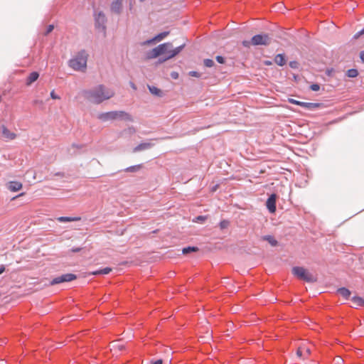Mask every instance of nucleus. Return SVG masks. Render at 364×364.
<instances>
[{
    "mask_svg": "<svg viewBox=\"0 0 364 364\" xmlns=\"http://www.w3.org/2000/svg\"><path fill=\"white\" fill-rule=\"evenodd\" d=\"M114 95V92L100 85L93 90L86 92V97L88 100L96 104H100L106 100H109Z\"/></svg>",
    "mask_w": 364,
    "mask_h": 364,
    "instance_id": "obj_1",
    "label": "nucleus"
},
{
    "mask_svg": "<svg viewBox=\"0 0 364 364\" xmlns=\"http://www.w3.org/2000/svg\"><path fill=\"white\" fill-rule=\"evenodd\" d=\"M88 54L85 50L78 52L68 62L69 66L75 71L85 72L87 68Z\"/></svg>",
    "mask_w": 364,
    "mask_h": 364,
    "instance_id": "obj_2",
    "label": "nucleus"
},
{
    "mask_svg": "<svg viewBox=\"0 0 364 364\" xmlns=\"http://www.w3.org/2000/svg\"><path fill=\"white\" fill-rule=\"evenodd\" d=\"M98 119L102 122L112 121L121 119L127 122H132V117L124 111H112L105 113H101L98 115Z\"/></svg>",
    "mask_w": 364,
    "mask_h": 364,
    "instance_id": "obj_3",
    "label": "nucleus"
},
{
    "mask_svg": "<svg viewBox=\"0 0 364 364\" xmlns=\"http://www.w3.org/2000/svg\"><path fill=\"white\" fill-rule=\"evenodd\" d=\"M271 42V38L268 34H258L254 36L251 41H243L242 44L246 47L250 48V46H268Z\"/></svg>",
    "mask_w": 364,
    "mask_h": 364,
    "instance_id": "obj_4",
    "label": "nucleus"
},
{
    "mask_svg": "<svg viewBox=\"0 0 364 364\" xmlns=\"http://www.w3.org/2000/svg\"><path fill=\"white\" fill-rule=\"evenodd\" d=\"M292 274L299 279L306 282H316V278L307 269L302 267H294L292 268Z\"/></svg>",
    "mask_w": 364,
    "mask_h": 364,
    "instance_id": "obj_5",
    "label": "nucleus"
},
{
    "mask_svg": "<svg viewBox=\"0 0 364 364\" xmlns=\"http://www.w3.org/2000/svg\"><path fill=\"white\" fill-rule=\"evenodd\" d=\"M161 45H164L162 46L161 50L163 51L161 53V55H166V57L162 60V62L166 61L167 60H169L171 58H174L176 55H177L184 48L185 44H183L174 49H172V44L171 43H164Z\"/></svg>",
    "mask_w": 364,
    "mask_h": 364,
    "instance_id": "obj_6",
    "label": "nucleus"
},
{
    "mask_svg": "<svg viewBox=\"0 0 364 364\" xmlns=\"http://www.w3.org/2000/svg\"><path fill=\"white\" fill-rule=\"evenodd\" d=\"M313 344L310 342H302L299 344L296 350V355L298 357H303V358L306 359L311 353V346Z\"/></svg>",
    "mask_w": 364,
    "mask_h": 364,
    "instance_id": "obj_7",
    "label": "nucleus"
},
{
    "mask_svg": "<svg viewBox=\"0 0 364 364\" xmlns=\"http://www.w3.org/2000/svg\"><path fill=\"white\" fill-rule=\"evenodd\" d=\"M77 276L74 274H65L54 278L50 282V285H55L63 282H71L76 279Z\"/></svg>",
    "mask_w": 364,
    "mask_h": 364,
    "instance_id": "obj_8",
    "label": "nucleus"
},
{
    "mask_svg": "<svg viewBox=\"0 0 364 364\" xmlns=\"http://www.w3.org/2000/svg\"><path fill=\"white\" fill-rule=\"evenodd\" d=\"M276 194H272L267 200L266 205L271 213H274L276 211Z\"/></svg>",
    "mask_w": 364,
    "mask_h": 364,
    "instance_id": "obj_9",
    "label": "nucleus"
},
{
    "mask_svg": "<svg viewBox=\"0 0 364 364\" xmlns=\"http://www.w3.org/2000/svg\"><path fill=\"white\" fill-rule=\"evenodd\" d=\"M162 46H164V45H159L156 48L149 51L146 54L147 59H154L161 55V53L163 52L161 50L163 48Z\"/></svg>",
    "mask_w": 364,
    "mask_h": 364,
    "instance_id": "obj_10",
    "label": "nucleus"
},
{
    "mask_svg": "<svg viewBox=\"0 0 364 364\" xmlns=\"http://www.w3.org/2000/svg\"><path fill=\"white\" fill-rule=\"evenodd\" d=\"M2 135L6 140H14L16 138V134L11 132L4 125L1 126Z\"/></svg>",
    "mask_w": 364,
    "mask_h": 364,
    "instance_id": "obj_11",
    "label": "nucleus"
},
{
    "mask_svg": "<svg viewBox=\"0 0 364 364\" xmlns=\"http://www.w3.org/2000/svg\"><path fill=\"white\" fill-rule=\"evenodd\" d=\"M123 0H114L111 5V10L117 14H119L122 8Z\"/></svg>",
    "mask_w": 364,
    "mask_h": 364,
    "instance_id": "obj_12",
    "label": "nucleus"
},
{
    "mask_svg": "<svg viewBox=\"0 0 364 364\" xmlns=\"http://www.w3.org/2000/svg\"><path fill=\"white\" fill-rule=\"evenodd\" d=\"M9 190L12 192H16L21 190L23 187V185L21 182L18 181H10L7 186Z\"/></svg>",
    "mask_w": 364,
    "mask_h": 364,
    "instance_id": "obj_13",
    "label": "nucleus"
},
{
    "mask_svg": "<svg viewBox=\"0 0 364 364\" xmlns=\"http://www.w3.org/2000/svg\"><path fill=\"white\" fill-rule=\"evenodd\" d=\"M301 107H305L309 109H314L316 108L322 107L323 104L302 102V104H301Z\"/></svg>",
    "mask_w": 364,
    "mask_h": 364,
    "instance_id": "obj_14",
    "label": "nucleus"
},
{
    "mask_svg": "<svg viewBox=\"0 0 364 364\" xmlns=\"http://www.w3.org/2000/svg\"><path fill=\"white\" fill-rule=\"evenodd\" d=\"M39 77V74L37 72H32L29 74L26 79V85L30 86L33 82L36 81Z\"/></svg>",
    "mask_w": 364,
    "mask_h": 364,
    "instance_id": "obj_15",
    "label": "nucleus"
},
{
    "mask_svg": "<svg viewBox=\"0 0 364 364\" xmlns=\"http://www.w3.org/2000/svg\"><path fill=\"white\" fill-rule=\"evenodd\" d=\"M152 144L151 143H141L134 148L133 151L134 152H138L143 150L148 149L151 148Z\"/></svg>",
    "mask_w": 364,
    "mask_h": 364,
    "instance_id": "obj_16",
    "label": "nucleus"
},
{
    "mask_svg": "<svg viewBox=\"0 0 364 364\" xmlns=\"http://www.w3.org/2000/svg\"><path fill=\"white\" fill-rule=\"evenodd\" d=\"M274 63L279 66L284 65L286 64V59L284 55L283 54H277L274 57Z\"/></svg>",
    "mask_w": 364,
    "mask_h": 364,
    "instance_id": "obj_17",
    "label": "nucleus"
},
{
    "mask_svg": "<svg viewBox=\"0 0 364 364\" xmlns=\"http://www.w3.org/2000/svg\"><path fill=\"white\" fill-rule=\"evenodd\" d=\"M338 293L346 299H348L351 294L350 291L345 287L338 289Z\"/></svg>",
    "mask_w": 364,
    "mask_h": 364,
    "instance_id": "obj_18",
    "label": "nucleus"
},
{
    "mask_svg": "<svg viewBox=\"0 0 364 364\" xmlns=\"http://www.w3.org/2000/svg\"><path fill=\"white\" fill-rule=\"evenodd\" d=\"M124 349V346L122 343L119 342H113L112 343L111 350H114V352L121 351Z\"/></svg>",
    "mask_w": 364,
    "mask_h": 364,
    "instance_id": "obj_19",
    "label": "nucleus"
},
{
    "mask_svg": "<svg viewBox=\"0 0 364 364\" xmlns=\"http://www.w3.org/2000/svg\"><path fill=\"white\" fill-rule=\"evenodd\" d=\"M351 300L353 303V305L356 307L364 306V299L362 297L353 296Z\"/></svg>",
    "mask_w": 364,
    "mask_h": 364,
    "instance_id": "obj_20",
    "label": "nucleus"
},
{
    "mask_svg": "<svg viewBox=\"0 0 364 364\" xmlns=\"http://www.w3.org/2000/svg\"><path fill=\"white\" fill-rule=\"evenodd\" d=\"M80 218H71V217H59L58 220L59 222L65 223V222H73L80 220Z\"/></svg>",
    "mask_w": 364,
    "mask_h": 364,
    "instance_id": "obj_21",
    "label": "nucleus"
},
{
    "mask_svg": "<svg viewBox=\"0 0 364 364\" xmlns=\"http://www.w3.org/2000/svg\"><path fill=\"white\" fill-rule=\"evenodd\" d=\"M141 168H142V165L138 164V165L129 166V167L125 168L124 171L126 172H136V171H139Z\"/></svg>",
    "mask_w": 364,
    "mask_h": 364,
    "instance_id": "obj_22",
    "label": "nucleus"
},
{
    "mask_svg": "<svg viewBox=\"0 0 364 364\" xmlns=\"http://www.w3.org/2000/svg\"><path fill=\"white\" fill-rule=\"evenodd\" d=\"M149 90L150 92L154 95L161 96V90L157 88L156 87L149 86Z\"/></svg>",
    "mask_w": 364,
    "mask_h": 364,
    "instance_id": "obj_23",
    "label": "nucleus"
},
{
    "mask_svg": "<svg viewBox=\"0 0 364 364\" xmlns=\"http://www.w3.org/2000/svg\"><path fill=\"white\" fill-rule=\"evenodd\" d=\"M197 251H198V248L196 247H184L182 250V252L184 255H186V254H188V253L193 252H197Z\"/></svg>",
    "mask_w": 364,
    "mask_h": 364,
    "instance_id": "obj_24",
    "label": "nucleus"
},
{
    "mask_svg": "<svg viewBox=\"0 0 364 364\" xmlns=\"http://www.w3.org/2000/svg\"><path fill=\"white\" fill-rule=\"evenodd\" d=\"M264 240L268 241L272 246H276L277 245V241L270 235L264 236Z\"/></svg>",
    "mask_w": 364,
    "mask_h": 364,
    "instance_id": "obj_25",
    "label": "nucleus"
},
{
    "mask_svg": "<svg viewBox=\"0 0 364 364\" xmlns=\"http://www.w3.org/2000/svg\"><path fill=\"white\" fill-rule=\"evenodd\" d=\"M346 75L349 77H355L358 75V72L356 69H350L347 71Z\"/></svg>",
    "mask_w": 364,
    "mask_h": 364,
    "instance_id": "obj_26",
    "label": "nucleus"
},
{
    "mask_svg": "<svg viewBox=\"0 0 364 364\" xmlns=\"http://www.w3.org/2000/svg\"><path fill=\"white\" fill-rule=\"evenodd\" d=\"M168 34V31L162 32L155 36V40H156L157 41H160L163 40L164 38H166Z\"/></svg>",
    "mask_w": 364,
    "mask_h": 364,
    "instance_id": "obj_27",
    "label": "nucleus"
},
{
    "mask_svg": "<svg viewBox=\"0 0 364 364\" xmlns=\"http://www.w3.org/2000/svg\"><path fill=\"white\" fill-rule=\"evenodd\" d=\"M96 21L100 23H104L105 21V16L102 13H99L97 16L96 17Z\"/></svg>",
    "mask_w": 364,
    "mask_h": 364,
    "instance_id": "obj_28",
    "label": "nucleus"
},
{
    "mask_svg": "<svg viewBox=\"0 0 364 364\" xmlns=\"http://www.w3.org/2000/svg\"><path fill=\"white\" fill-rule=\"evenodd\" d=\"M208 216L205 215H199L193 219V222L196 223H203L207 219Z\"/></svg>",
    "mask_w": 364,
    "mask_h": 364,
    "instance_id": "obj_29",
    "label": "nucleus"
},
{
    "mask_svg": "<svg viewBox=\"0 0 364 364\" xmlns=\"http://www.w3.org/2000/svg\"><path fill=\"white\" fill-rule=\"evenodd\" d=\"M229 225H230V222H229L228 220H222V221L220 223V224H219L220 228V229H222V230H223V229H225V228H227L229 226Z\"/></svg>",
    "mask_w": 364,
    "mask_h": 364,
    "instance_id": "obj_30",
    "label": "nucleus"
},
{
    "mask_svg": "<svg viewBox=\"0 0 364 364\" xmlns=\"http://www.w3.org/2000/svg\"><path fill=\"white\" fill-rule=\"evenodd\" d=\"M204 65L208 68H211L214 65V61L211 59H205Z\"/></svg>",
    "mask_w": 364,
    "mask_h": 364,
    "instance_id": "obj_31",
    "label": "nucleus"
},
{
    "mask_svg": "<svg viewBox=\"0 0 364 364\" xmlns=\"http://www.w3.org/2000/svg\"><path fill=\"white\" fill-rule=\"evenodd\" d=\"M112 272V268L110 267H105L104 269H102L100 270H98V272H100V274H107Z\"/></svg>",
    "mask_w": 364,
    "mask_h": 364,
    "instance_id": "obj_32",
    "label": "nucleus"
},
{
    "mask_svg": "<svg viewBox=\"0 0 364 364\" xmlns=\"http://www.w3.org/2000/svg\"><path fill=\"white\" fill-rule=\"evenodd\" d=\"M310 88L313 91H318L320 90V86L318 84H313L311 85Z\"/></svg>",
    "mask_w": 364,
    "mask_h": 364,
    "instance_id": "obj_33",
    "label": "nucleus"
},
{
    "mask_svg": "<svg viewBox=\"0 0 364 364\" xmlns=\"http://www.w3.org/2000/svg\"><path fill=\"white\" fill-rule=\"evenodd\" d=\"M157 41L156 40H155V37L150 39V40H148V41H146L142 43V45L143 46H145V45H149V44H151V43H153L154 42Z\"/></svg>",
    "mask_w": 364,
    "mask_h": 364,
    "instance_id": "obj_34",
    "label": "nucleus"
},
{
    "mask_svg": "<svg viewBox=\"0 0 364 364\" xmlns=\"http://www.w3.org/2000/svg\"><path fill=\"white\" fill-rule=\"evenodd\" d=\"M289 102L291 104H294V105H299L301 106V104H302V102H300V101H298V100H296L294 99H289Z\"/></svg>",
    "mask_w": 364,
    "mask_h": 364,
    "instance_id": "obj_35",
    "label": "nucleus"
},
{
    "mask_svg": "<svg viewBox=\"0 0 364 364\" xmlns=\"http://www.w3.org/2000/svg\"><path fill=\"white\" fill-rule=\"evenodd\" d=\"M189 75L190 76H192V77H200V75L196 72V71H191L189 72Z\"/></svg>",
    "mask_w": 364,
    "mask_h": 364,
    "instance_id": "obj_36",
    "label": "nucleus"
},
{
    "mask_svg": "<svg viewBox=\"0 0 364 364\" xmlns=\"http://www.w3.org/2000/svg\"><path fill=\"white\" fill-rule=\"evenodd\" d=\"M216 60L221 64L225 63V58L220 55L216 56Z\"/></svg>",
    "mask_w": 364,
    "mask_h": 364,
    "instance_id": "obj_37",
    "label": "nucleus"
},
{
    "mask_svg": "<svg viewBox=\"0 0 364 364\" xmlns=\"http://www.w3.org/2000/svg\"><path fill=\"white\" fill-rule=\"evenodd\" d=\"M289 66L292 68H296L298 66V63L296 61H291L289 63Z\"/></svg>",
    "mask_w": 364,
    "mask_h": 364,
    "instance_id": "obj_38",
    "label": "nucleus"
},
{
    "mask_svg": "<svg viewBox=\"0 0 364 364\" xmlns=\"http://www.w3.org/2000/svg\"><path fill=\"white\" fill-rule=\"evenodd\" d=\"M50 97H51L52 99H54V100L60 99V97L58 96L57 95H55V92L53 90L51 91V92H50Z\"/></svg>",
    "mask_w": 364,
    "mask_h": 364,
    "instance_id": "obj_39",
    "label": "nucleus"
},
{
    "mask_svg": "<svg viewBox=\"0 0 364 364\" xmlns=\"http://www.w3.org/2000/svg\"><path fill=\"white\" fill-rule=\"evenodd\" d=\"M171 76L173 79H178L179 75L177 72L173 71L171 73Z\"/></svg>",
    "mask_w": 364,
    "mask_h": 364,
    "instance_id": "obj_40",
    "label": "nucleus"
},
{
    "mask_svg": "<svg viewBox=\"0 0 364 364\" xmlns=\"http://www.w3.org/2000/svg\"><path fill=\"white\" fill-rule=\"evenodd\" d=\"M53 28H54V27L53 25H49L48 27L47 28L46 34L50 33L53 30Z\"/></svg>",
    "mask_w": 364,
    "mask_h": 364,
    "instance_id": "obj_41",
    "label": "nucleus"
},
{
    "mask_svg": "<svg viewBox=\"0 0 364 364\" xmlns=\"http://www.w3.org/2000/svg\"><path fill=\"white\" fill-rule=\"evenodd\" d=\"M151 364H163V360L159 359V360H155V361H151Z\"/></svg>",
    "mask_w": 364,
    "mask_h": 364,
    "instance_id": "obj_42",
    "label": "nucleus"
},
{
    "mask_svg": "<svg viewBox=\"0 0 364 364\" xmlns=\"http://www.w3.org/2000/svg\"><path fill=\"white\" fill-rule=\"evenodd\" d=\"M364 33V28L360 31V32L357 33L355 35V38H358L360 35L363 34Z\"/></svg>",
    "mask_w": 364,
    "mask_h": 364,
    "instance_id": "obj_43",
    "label": "nucleus"
},
{
    "mask_svg": "<svg viewBox=\"0 0 364 364\" xmlns=\"http://www.w3.org/2000/svg\"><path fill=\"white\" fill-rule=\"evenodd\" d=\"M360 58L361 60L364 63V51L360 52Z\"/></svg>",
    "mask_w": 364,
    "mask_h": 364,
    "instance_id": "obj_44",
    "label": "nucleus"
},
{
    "mask_svg": "<svg viewBox=\"0 0 364 364\" xmlns=\"http://www.w3.org/2000/svg\"><path fill=\"white\" fill-rule=\"evenodd\" d=\"M264 64L265 65H272V62L270 61V60H265V61H264Z\"/></svg>",
    "mask_w": 364,
    "mask_h": 364,
    "instance_id": "obj_45",
    "label": "nucleus"
},
{
    "mask_svg": "<svg viewBox=\"0 0 364 364\" xmlns=\"http://www.w3.org/2000/svg\"><path fill=\"white\" fill-rule=\"evenodd\" d=\"M4 271H5V267L3 265H1L0 267V274H2Z\"/></svg>",
    "mask_w": 364,
    "mask_h": 364,
    "instance_id": "obj_46",
    "label": "nucleus"
},
{
    "mask_svg": "<svg viewBox=\"0 0 364 364\" xmlns=\"http://www.w3.org/2000/svg\"><path fill=\"white\" fill-rule=\"evenodd\" d=\"M89 274H92V275H97V274H100V272H98V271H95V272H90L89 273Z\"/></svg>",
    "mask_w": 364,
    "mask_h": 364,
    "instance_id": "obj_47",
    "label": "nucleus"
},
{
    "mask_svg": "<svg viewBox=\"0 0 364 364\" xmlns=\"http://www.w3.org/2000/svg\"><path fill=\"white\" fill-rule=\"evenodd\" d=\"M23 195H24V193H21V194H19V195L18 196V197H19V196H23ZM16 198H17V196L14 197L13 199H15Z\"/></svg>",
    "mask_w": 364,
    "mask_h": 364,
    "instance_id": "obj_48",
    "label": "nucleus"
},
{
    "mask_svg": "<svg viewBox=\"0 0 364 364\" xmlns=\"http://www.w3.org/2000/svg\"><path fill=\"white\" fill-rule=\"evenodd\" d=\"M72 146L73 147H77V148H80V146H77V145H75V144H73Z\"/></svg>",
    "mask_w": 364,
    "mask_h": 364,
    "instance_id": "obj_49",
    "label": "nucleus"
},
{
    "mask_svg": "<svg viewBox=\"0 0 364 364\" xmlns=\"http://www.w3.org/2000/svg\"><path fill=\"white\" fill-rule=\"evenodd\" d=\"M132 87H133L134 89H136V87L134 84L132 85Z\"/></svg>",
    "mask_w": 364,
    "mask_h": 364,
    "instance_id": "obj_50",
    "label": "nucleus"
},
{
    "mask_svg": "<svg viewBox=\"0 0 364 364\" xmlns=\"http://www.w3.org/2000/svg\"><path fill=\"white\" fill-rule=\"evenodd\" d=\"M0 364H6L4 361H0Z\"/></svg>",
    "mask_w": 364,
    "mask_h": 364,
    "instance_id": "obj_51",
    "label": "nucleus"
},
{
    "mask_svg": "<svg viewBox=\"0 0 364 364\" xmlns=\"http://www.w3.org/2000/svg\"><path fill=\"white\" fill-rule=\"evenodd\" d=\"M140 1H144L145 0H139Z\"/></svg>",
    "mask_w": 364,
    "mask_h": 364,
    "instance_id": "obj_52",
    "label": "nucleus"
}]
</instances>
